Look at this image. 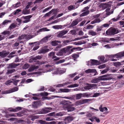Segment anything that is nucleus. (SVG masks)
Segmentation results:
<instances>
[{
	"mask_svg": "<svg viewBox=\"0 0 124 124\" xmlns=\"http://www.w3.org/2000/svg\"><path fill=\"white\" fill-rule=\"evenodd\" d=\"M46 120L47 121H50L54 120V118H51V117H47L46 118Z\"/></svg>",
	"mask_w": 124,
	"mask_h": 124,
	"instance_id": "nucleus-62",
	"label": "nucleus"
},
{
	"mask_svg": "<svg viewBox=\"0 0 124 124\" xmlns=\"http://www.w3.org/2000/svg\"><path fill=\"white\" fill-rule=\"evenodd\" d=\"M79 57V55L77 54H73L72 55V57L74 60H76V59Z\"/></svg>",
	"mask_w": 124,
	"mask_h": 124,
	"instance_id": "nucleus-49",
	"label": "nucleus"
},
{
	"mask_svg": "<svg viewBox=\"0 0 124 124\" xmlns=\"http://www.w3.org/2000/svg\"><path fill=\"white\" fill-rule=\"evenodd\" d=\"M39 68L38 66H32L29 68L28 69V71L29 72H32L34 70L38 69Z\"/></svg>",
	"mask_w": 124,
	"mask_h": 124,
	"instance_id": "nucleus-20",
	"label": "nucleus"
},
{
	"mask_svg": "<svg viewBox=\"0 0 124 124\" xmlns=\"http://www.w3.org/2000/svg\"><path fill=\"white\" fill-rule=\"evenodd\" d=\"M78 86V84H75L73 85H68L67 86V87L68 88H72V87H77Z\"/></svg>",
	"mask_w": 124,
	"mask_h": 124,
	"instance_id": "nucleus-48",
	"label": "nucleus"
},
{
	"mask_svg": "<svg viewBox=\"0 0 124 124\" xmlns=\"http://www.w3.org/2000/svg\"><path fill=\"white\" fill-rule=\"evenodd\" d=\"M82 19L80 18H77L73 21L70 25L69 26L70 28H71L77 25L79 22L82 20Z\"/></svg>",
	"mask_w": 124,
	"mask_h": 124,
	"instance_id": "nucleus-3",
	"label": "nucleus"
},
{
	"mask_svg": "<svg viewBox=\"0 0 124 124\" xmlns=\"http://www.w3.org/2000/svg\"><path fill=\"white\" fill-rule=\"evenodd\" d=\"M21 10L19 9H17L16 11H14V14L16 15L17 14H18L20 12H21Z\"/></svg>",
	"mask_w": 124,
	"mask_h": 124,
	"instance_id": "nucleus-64",
	"label": "nucleus"
},
{
	"mask_svg": "<svg viewBox=\"0 0 124 124\" xmlns=\"http://www.w3.org/2000/svg\"><path fill=\"white\" fill-rule=\"evenodd\" d=\"M50 30L47 29L46 28H44L39 29L37 31V32L39 33L43 31H48Z\"/></svg>",
	"mask_w": 124,
	"mask_h": 124,
	"instance_id": "nucleus-30",
	"label": "nucleus"
},
{
	"mask_svg": "<svg viewBox=\"0 0 124 124\" xmlns=\"http://www.w3.org/2000/svg\"><path fill=\"white\" fill-rule=\"evenodd\" d=\"M88 37V36H84L80 38H77L75 39L76 40H78L80 39H84Z\"/></svg>",
	"mask_w": 124,
	"mask_h": 124,
	"instance_id": "nucleus-56",
	"label": "nucleus"
},
{
	"mask_svg": "<svg viewBox=\"0 0 124 124\" xmlns=\"http://www.w3.org/2000/svg\"><path fill=\"white\" fill-rule=\"evenodd\" d=\"M102 105H100L99 107V109L100 111L101 112H103L104 111H105V113H107V112H106L108 110V109L106 107H102Z\"/></svg>",
	"mask_w": 124,
	"mask_h": 124,
	"instance_id": "nucleus-16",
	"label": "nucleus"
},
{
	"mask_svg": "<svg viewBox=\"0 0 124 124\" xmlns=\"http://www.w3.org/2000/svg\"><path fill=\"white\" fill-rule=\"evenodd\" d=\"M90 11L89 10H87L85 12H84L82 13L80 15V16L81 17L82 16H86L88 15Z\"/></svg>",
	"mask_w": 124,
	"mask_h": 124,
	"instance_id": "nucleus-35",
	"label": "nucleus"
},
{
	"mask_svg": "<svg viewBox=\"0 0 124 124\" xmlns=\"http://www.w3.org/2000/svg\"><path fill=\"white\" fill-rule=\"evenodd\" d=\"M108 2L107 3H101L100 4V6L102 7V8L105 9L108 7Z\"/></svg>",
	"mask_w": 124,
	"mask_h": 124,
	"instance_id": "nucleus-29",
	"label": "nucleus"
},
{
	"mask_svg": "<svg viewBox=\"0 0 124 124\" xmlns=\"http://www.w3.org/2000/svg\"><path fill=\"white\" fill-rule=\"evenodd\" d=\"M12 80H13L12 81L13 82L12 83H13V84L15 86L17 85V83L20 81L19 80H17L14 79H12Z\"/></svg>",
	"mask_w": 124,
	"mask_h": 124,
	"instance_id": "nucleus-40",
	"label": "nucleus"
},
{
	"mask_svg": "<svg viewBox=\"0 0 124 124\" xmlns=\"http://www.w3.org/2000/svg\"><path fill=\"white\" fill-rule=\"evenodd\" d=\"M11 21L10 20H5L1 24L2 25H5L8 24V23H10Z\"/></svg>",
	"mask_w": 124,
	"mask_h": 124,
	"instance_id": "nucleus-31",
	"label": "nucleus"
},
{
	"mask_svg": "<svg viewBox=\"0 0 124 124\" xmlns=\"http://www.w3.org/2000/svg\"><path fill=\"white\" fill-rule=\"evenodd\" d=\"M88 37V36H84L80 38H77L75 39L76 40H78L80 39H84Z\"/></svg>",
	"mask_w": 124,
	"mask_h": 124,
	"instance_id": "nucleus-55",
	"label": "nucleus"
},
{
	"mask_svg": "<svg viewBox=\"0 0 124 124\" xmlns=\"http://www.w3.org/2000/svg\"><path fill=\"white\" fill-rule=\"evenodd\" d=\"M86 43V42L83 40H81L78 42H75L74 44L76 45H80L84 44Z\"/></svg>",
	"mask_w": 124,
	"mask_h": 124,
	"instance_id": "nucleus-27",
	"label": "nucleus"
},
{
	"mask_svg": "<svg viewBox=\"0 0 124 124\" xmlns=\"http://www.w3.org/2000/svg\"><path fill=\"white\" fill-rule=\"evenodd\" d=\"M19 64H17L15 63H12L9 64L8 67V69H12L15 68L16 67L18 66Z\"/></svg>",
	"mask_w": 124,
	"mask_h": 124,
	"instance_id": "nucleus-18",
	"label": "nucleus"
},
{
	"mask_svg": "<svg viewBox=\"0 0 124 124\" xmlns=\"http://www.w3.org/2000/svg\"><path fill=\"white\" fill-rule=\"evenodd\" d=\"M29 67V65L28 64H25L23 66V68L25 69H26L28 68Z\"/></svg>",
	"mask_w": 124,
	"mask_h": 124,
	"instance_id": "nucleus-61",
	"label": "nucleus"
},
{
	"mask_svg": "<svg viewBox=\"0 0 124 124\" xmlns=\"http://www.w3.org/2000/svg\"><path fill=\"white\" fill-rule=\"evenodd\" d=\"M51 36H48L43 38L40 41V43H43L44 42H46L48 40V39Z\"/></svg>",
	"mask_w": 124,
	"mask_h": 124,
	"instance_id": "nucleus-23",
	"label": "nucleus"
},
{
	"mask_svg": "<svg viewBox=\"0 0 124 124\" xmlns=\"http://www.w3.org/2000/svg\"><path fill=\"white\" fill-rule=\"evenodd\" d=\"M52 108H46L44 109H42L36 111L35 112H36V114H46L48 113L50 111V110H51Z\"/></svg>",
	"mask_w": 124,
	"mask_h": 124,
	"instance_id": "nucleus-2",
	"label": "nucleus"
},
{
	"mask_svg": "<svg viewBox=\"0 0 124 124\" xmlns=\"http://www.w3.org/2000/svg\"><path fill=\"white\" fill-rule=\"evenodd\" d=\"M86 86L84 87V89L85 90H89L93 89L95 88L97 86L96 84H90L87 83L86 84Z\"/></svg>",
	"mask_w": 124,
	"mask_h": 124,
	"instance_id": "nucleus-4",
	"label": "nucleus"
},
{
	"mask_svg": "<svg viewBox=\"0 0 124 124\" xmlns=\"http://www.w3.org/2000/svg\"><path fill=\"white\" fill-rule=\"evenodd\" d=\"M39 116H31V120L32 121L35 119L38 118Z\"/></svg>",
	"mask_w": 124,
	"mask_h": 124,
	"instance_id": "nucleus-59",
	"label": "nucleus"
},
{
	"mask_svg": "<svg viewBox=\"0 0 124 124\" xmlns=\"http://www.w3.org/2000/svg\"><path fill=\"white\" fill-rule=\"evenodd\" d=\"M41 72H33L30 73H29L28 74V75H32L34 74H38L39 75H41Z\"/></svg>",
	"mask_w": 124,
	"mask_h": 124,
	"instance_id": "nucleus-46",
	"label": "nucleus"
},
{
	"mask_svg": "<svg viewBox=\"0 0 124 124\" xmlns=\"http://www.w3.org/2000/svg\"><path fill=\"white\" fill-rule=\"evenodd\" d=\"M85 72L87 73H95L94 76H95L97 75L98 74L97 72L95 69H88L85 71Z\"/></svg>",
	"mask_w": 124,
	"mask_h": 124,
	"instance_id": "nucleus-13",
	"label": "nucleus"
},
{
	"mask_svg": "<svg viewBox=\"0 0 124 124\" xmlns=\"http://www.w3.org/2000/svg\"><path fill=\"white\" fill-rule=\"evenodd\" d=\"M91 63L92 65H97L100 64L99 61L95 60H91Z\"/></svg>",
	"mask_w": 124,
	"mask_h": 124,
	"instance_id": "nucleus-17",
	"label": "nucleus"
},
{
	"mask_svg": "<svg viewBox=\"0 0 124 124\" xmlns=\"http://www.w3.org/2000/svg\"><path fill=\"white\" fill-rule=\"evenodd\" d=\"M32 17L31 15H29L26 16H23L21 17V20L22 23H26L30 21V18Z\"/></svg>",
	"mask_w": 124,
	"mask_h": 124,
	"instance_id": "nucleus-7",
	"label": "nucleus"
},
{
	"mask_svg": "<svg viewBox=\"0 0 124 124\" xmlns=\"http://www.w3.org/2000/svg\"><path fill=\"white\" fill-rule=\"evenodd\" d=\"M124 56L122 52H121L118 53L116 54H114L109 55V58H115L116 57V58H121L122 57Z\"/></svg>",
	"mask_w": 124,
	"mask_h": 124,
	"instance_id": "nucleus-8",
	"label": "nucleus"
},
{
	"mask_svg": "<svg viewBox=\"0 0 124 124\" xmlns=\"http://www.w3.org/2000/svg\"><path fill=\"white\" fill-rule=\"evenodd\" d=\"M118 70V69L113 67H109V72L114 73L117 72Z\"/></svg>",
	"mask_w": 124,
	"mask_h": 124,
	"instance_id": "nucleus-21",
	"label": "nucleus"
},
{
	"mask_svg": "<svg viewBox=\"0 0 124 124\" xmlns=\"http://www.w3.org/2000/svg\"><path fill=\"white\" fill-rule=\"evenodd\" d=\"M10 32L9 31H4L3 32H2L1 33L2 34H4V35H9L10 33Z\"/></svg>",
	"mask_w": 124,
	"mask_h": 124,
	"instance_id": "nucleus-54",
	"label": "nucleus"
},
{
	"mask_svg": "<svg viewBox=\"0 0 124 124\" xmlns=\"http://www.w3.org/2000/svg\"><path fill=\"white\" fill-rule=\"evenodd\" d=\"M21 3L20 2L17 3L13 5L12 6V7L14 8H17L20 6Z\"/></svg>",
	"mask_w": 124,
	"mask_h": 124,
	"instance_id": "nucleus-42",
	"label": "nucleus"
},
{
	"mask_svg": "<svg viewBox=\"0 0 124 124\" xmlns=\"http://www.w3.org/2000/svg\"><path fill=\"white\" fill-rule=\"evenodd\" d=\"M105 58L103 56H99L98 57V59H100V61L102 62H105L104 61Z\"/></svg>",
	"mask_w": 124,
	"mask_h": 124,
	"instance_id": "nucleus-44",
	"label": "nucleus"
},
{
	"mask_svg": "<svg viewBox=\"0 0 124 124\" xmlns=\"http://www.w3.org/2000/svg\"><path fill=\"white\" fill-rule=\"evenodd\" d=\"M39 122L41 124H56V122L54 121H53L49 122H46L45 121L42 120L39 121Z\"/></svg>",
	"mask_w": 124,
	"mask_h": 124,
	"instance_id": "nucleus-15",
	"label": "nucleus"
},
{
	"mask_svg": "<svg viewBox=\"0 0 124 124\" xmlns=\"http://www.w3.org/2000/svg\"><path fill=\"white\" fill-rule=\"evenodd\" d=\"M82 97V93H79L77 94L76 98L77 99H80Z\"/></svg>",
	"mask_w": 124,
	"mask_h": 124,
	"instance_id": "nucleus-50",
	"label": "nucleus"
},
{
	"mask_svg": "<svg viewBox=\"0 0 124 124\" xmlns=\"http://www.w3.org/2000/svg\"><path fill=\"white\" fill-rule=\"evenodd\" d=\"M68 31H62L58 32L57 33V36L59 38L62 37L64 38L66 37V36H63V35L67 33Z\"/></svg>",
	"mask_w": 124,
	"mask_h": 124,
	"instance_id": "nucleus-10",
	"label": "nucleus"
},
{
	"mask_svg": "<svg viewBox=\"0 0 124 124\" xmlns=\"http://www.w3.org/2000/svg\"><path fill=\"white\" fill-rule=\"evenodd\" d=\"M108 74L104 75L98 77V78H94L93 79L92 81V83H97L98 82L102 80H108Z\"/></svg>",
	"mask_w": 124,
	"mask_h": 124,
	"instance_id": "nucleus-1",
	"label": "nucleus"
},
{
	"mask_svg": "<svg viewBox=\"0 0 124 124\" xmlns=\"http://www.w3.org/2000/svg\"><path fill=\"white\" fill-rule=\"evenodd\" d=\"M92 93H82V97L87 98L92 97Z\"/></svg>",
	"mask_w": 124,
	"mask_h": 124,
	"instance_id": "nucleus-24",
	"label": "nucleus"
},
{
	"mask_svg": "<svg viewBox=\"0 0 124 124\" xmlns=\"http://www.w3.org/2000/svg\"><path fill=\"white\" fill-rule=\"evenodd\" d=\"M73 117L71 116H68L67 117L65 118V120L68 123L71 122L73 120Z\"/></svg>",
	"mask_w": 124,
	"mask_h": 124,
	"instance_id": "nucleus-25",
	"label": "nucleus"
},
{
	"mask_svg": "<svg viewBox=\"0 0 124 124\" xmlns=\"http://www.w3.org/2000/svg\"><path fill=\"white\" fill-rule=\"evenodd\" d=\"M88 37V36H84L80 38H77L75 39L76 40H78L80 39H84Z\"/></svg>",
	"mask_w": 124,
	"mask_h": 124,
	"instance_id": "nucleus-57",
	"label": "nucleus"
},
{
	"mask_svg": "<svg viewBox=\"0 0 124 124\" xmlns=\"http://www.w3.org/2000/svg\"><path fill=\"white\" fill-rule=\"evenodd\" d=\"M68 9L70 10L75 9V6L74 5H70L68 6Z\"/></svg>",
	"mask_w": 124,
	"mask_h": 124,
	"instance_id": "nucleus-45",
	"label": "nucleus"
},
{
	"mask_svg": "<svg viewBox=\"0 0 124 124\" xmlns=\"http://www.w3.org/2000/svg\"><path fill=\"white\" fill-rule=\"evenodd\" d=\"M124 85V81L119 82V83L117 84L116 85V87L117 88H119L123 86Z\"/></svg>",
	"mask_w": 124,
	"mask_h": 124,
	"instance_id": "nucleus-28",
	"label": "nucleus"
},
{
	"mask_svg": "<svg viewBox=\"0 0 124 124\" xmlns=\"http://www.w3.org/2000/svg\"><path fill=\"white\" fill-rule=\"evenodd\" d=\"M81 47H74L72 49H71V52L73 51L74 50H81L82 49Z\"/></svg>",
	"mask_w": 124,
	"mask_h": 124,
	"instance_id": "nucleus-38",
	"label": "nucleus"
},
{
	"mask_svg": "<svg viewBox=\"0 0 124 124\" xmlns=\"http://www.w3.org/2000/svg\"><path fill=\"white\" fill-rule=\"evenodd\" d=\"M47 46H45L39 50V53L45 54L46 53L49 51V49L47 48Z\"/></svg>",
	"mask_w": 124,
	"mask_h": 124,
	"instance_id": "nucleus-9",
	"label": "nucleus"
},
{
	"mask_svg": "<svg viewBox=\"0 0 124 124\" xmlns=\"http://www.w3.org/2000/svg\"><path fill=\"white\" fill-rule=\"evenodd\" d=\"M48 93L46 92H42L40 93V95L41 96H46L48 95Z\"/></svg>",
	"mask_w": 124,
	"mask_h": 124,
	"instance_id": "nucleus-53",
	"label": "nucleus"
},
{
	"mask_svg": "<svg viewBox=\"0 0 124 124\" xmlns=\"http://www.w3.org/2000/svg\"><path fill=\"white\" fill-rule=\"evenodd\" d=\"M89 35L92 36H94L96 35V33L93 30H90L88 32Z\"/></svg>",
	"mask_w": 124,
	"mask_h": 124,
	"instance_id": "nucleus-39",
	"label": "nucleus"
},
{
	"mask_svg": "<svg viewBox=\"0 0 124 124\" xmlns=\"http://www.w3.org/2000/svg\"><path fill=\"white\" fill-rule=\"evenodd\" d=\"M71 102H70L69 101H66L64 100L62 101L61 102V104L63 105L66 106L67 107L69 104L71 103Z\"/></svg>",
	"mask_w": 124,
	"mask_h": 124,
	"instance_id": "nucleus-19",
	"label": "nucleus"
},
{
	"mask_svg": "<svg viewBox=\"0 0 124 124\" xmlns=\"http://www.w3.org/2000/svg\"><path fill=\"white\" fill-rule=\"evenodd\" d=\"M17 25L14 23H12L9 26V28L10 29H12L16 27Z\"/></svg>",
	"mask_w": 124,
	"mask_h": 124,
	"instance_id": "nucleus-51",
	"label": "nucleus"
},
{
	"mask_svg": "<svg viewBox=\"0 0 124 124\" xmlns=\"http://www.w3.org/2000/svg\"><path fill=\"white\" fill-rule=\"evenodd\" d=\"M59 74H62L64 73L65 72L64 70L60 68H58Z\"/></svg>",
	"mask_w": 124,
	"mask_h": 124,
	"instance_id": "nucleus-58",
	"label": "nucleus"
},
{
	"mask_svg": "<svg viewBox=\"0 0 124 124\" xmlns=\"http://www.w3.org/2000/svg\"><path fill=\"white\" fill-rule=\"evenodd\" d=\"M120 17V16H118L117 17V18H113L112 19V20L113 22L116 21L119 19Z\"/></svg>",
	"mask_w": 124,
	"mask_h": 124,
	"instance_id": "nucleus-63",
	"label": "nucleus"
},
{
	"mask_svg": "<svg viewBox=\"0 0 124 124\" xmlns=\"http://www.w3.org/2000/svg\"><path fill=\"white\" fill-rule=\"evenodd\" d=\"M16 71L15 69H9L7 70V74H11L14 72L15 71Z\"/></svg>",
	"mask_w": 124,
	"mask_h": 124,
	"instance_id": "nucleus-43",
	"label": "nucleus"
},
{
	"mask_svg": "<svg viewBox=\"0 0 124 124\" xmlns=\"http://www.w3.org/2000/svg\"><path fill=\"white\" fill-rule=\"evenodd\" d=\"M35 62V63L36 64L39 65H41L42 64H46V61H42V62H40L38 60Z\"/></svg>",
	"mask_w": 124,
	"mask_h": 124,
	"instance_id": "nucleus-33",
	"label": "nucleus"
},
{
	"mask_svg": "<svg viewBox=\"0 0 124 124\" xmlns=\"http://www.w3.org/2000/svg\"><path fill=\"white\" fill-rule=\"evenodd\" d=\"M72 47L71 46H67L66 48H64L62 49L61 52L63 53H67V54L70 53L71 52L70 48Z\"/></svg>",
	"mask_w": 124,
	"mask_h": 124,
	"instance_id": "nucleus-6",
	"label": "nucleus"
},
{
	"mask_svg": "<svg viewBox=\"0 0 124 124\" xmlns=\"http://www.w3.org/2000/svg\"><path fill=\"white\" fill-rule=\"evenodd\" d=\"M100 40L102 42L106 43H108V39L106 38H102Z\"/></svg>",
	"mask_w": 124,
	"mask_h": 124,
	"instance_id": "nucleus-41",
	"label": "nucleus"
},
{
	"mask_svg": "<svg viewBox=\"0 0 124 124\" xmlns=\"http://www.w3.org/2000/svg\"><path fill=\"white\" fill-rule=\"evenodd\" d=\"M124 64V60L120 62H112V63L109 62V65H114V66L116 67L117 68H119L121 67V66Z\"/></svg>",
	"mask_w": 124,
	"mask_h": 124,
	"instance_id": "nucleus-5",
	"label": "nucleus"
},
{
	"mask_svg": "<svg viewBox=\"0 0 124 124\" xmlns=\"http://www.w3.org/2000/svg\"><path fill=\"white\" fill-rule=\"evenodd\" d=\"M27 9L24 8L23 10L22 13L24 14H29L30 12V10H27Z\"/></svg>",
	"mask_w": 124,
	"mask_h": 124,
	"instance_id": "nucleus-34",
	"label": "nucleus"
},
{
	"mask_svg": "<svg viewBox=\"0 0 124 124\" xmlns=\"http://www.w3.org/2000/svg\"><path fill=\"white\" fill-rule=\"evenodd\" d=\"M110 29V28L109 29V35H114L120 32V30L119 31V30L116 29L115 28H112L111 30H109Z\"/></svg>",
	"mask_w": 124,
	"mask_h": 124,
	"instance_id": "nucleus-11",
	"label": "nucleus"
},
{
	"mask_svg": "<svg viewBox=\"0 0 124 124\" xmlns=\"http://www.w3.org/2000/svg\"><path fill=\"white\" fill-rule=\"evenodd\" d=\"M56 11L55 9H52L51 11L48 12L46 13L44 16V17H46L49 16V14H51L52 13Z\"/></svg>",
	"mask_w": 124,
	"mask_h": 124,
	"instance_id": "nucleus-32",
	"label": "nucleus"
},
{
	"mask_svg": "<svg viewBox=\"0 0 124 124\" xmlns=\"http://www.w3.org/2000/svg\"><path fill=\"white\" fill-rule=\"evenodd\" d=\"M42 58V56L38 55L33 58H32V59L33 61L36 60H40Z\"/></svg>",
	"mask_w": 124,
	"mask_h": 124,
	"instance_id": "nucleus-37",
	"label": "nucleus"
},
{
	"mask_svg": "<svg viewBox=\"0 0 124 124\" xmlns=\"http://www.w3.org/2000/svg\"><path fill=\"white\" fill-rule=\"evenodd\" d=\"M52 59H54V61H56L59 60L60 59V58L59 57H57L56 56L54 55H53L52 58Z\"/></svg>",
	"mask_w": 124,
	"mask_h": 124,
	"instance_id": "nucleus-60",
	"label": "nucleus"
},
{
	"mask_svg": "<svg viewBox=\"0 0 124 124\" xmlns=\"http://www.w3.org/2000/svg\"><path fill=\"white\" fill-rule=\"evenodd\" d=\"M52 27L54 29H62V26L61 25H55L53 26Z\"/></svg>",
	"mask_w": 124,
	"mask_h": 124,
	"instance_id": "nucleus-47",
	"label": "nucleus"
},
{
	"mask_svg": "<svg viewBox=\"0 0 124 124\" xmlns=\"http://www.w3.org/2000/svg\"><path fill=\"white\" fill-rule=\"evenodd\" d=\"M66 109L68 112H71L74 111L75 109V108L74 107L70 106H68L66 107Z\"/></svg>",
	"mask_w": 124,
	"mask_h": 124,
	"instance_id": "nucleus-26",
	"label": "nucleus"
},
{
	"mask_svg": "<svg viewBox=\"0 0 124 124\" xmlns=\"http://www.w3.org/2000/svg\"><path fill=\"white\" fill-rule=\"evenodd\" d=\"M60 91L62 92H68L70 91V89H60Z\"/></svg>",
	"mask_w": 124,
	"mask_h": 124,
	"instance_id": "nucleus-36",
	"label": "nucleus"
},
{
	"mask_svg": "<svg viewBox=\"0 0 124 124\" xmlns=\"http://www.w3.org/2000/svg\"><path fill=\"white\" fill-rule=\"evenodd\" d=\"M61 43V42L60 41L54 40L52 41L51 43V45L53 46H56L58 44V43Z\"/></svg>",
	"mask_w": 124,
	"mask_h": 124,
	"instance_id": "nucleus-22",
	"label": "nucleus"
},
{
	"mask_svg": "<svg viewBox=\"0 0 124 124\" xmlns=\"http://www.w3.org/2000/svg\"><path fill=\"white\" fill-rule=\"evenodd\" d=\"M16 52L15 51H13V52H11L9 55L8 56V57L9 58H12L14 56V55H12L13 54H15Z\"/></svg>",
	"mask_w": 124,
	"mask_h": 124,
	"instance_id": "nucleus-52",
	"label": "nucleus"
},
{
	"mask_svg": "<svg viewBox=\"0 0 124 124\" xmlns=\"http://www.w3.org/2000/svg\"><path fill=\"white\" fill-rule=\"evenodd\" d=\"M9 53V52H7L6 51L0 52V56L4 58L7 56Z\"/></svg>",
	"mask_w": 124,
	"mask_h": 124,
	"instance_id": "nucleus-14",
	"label": "nucleus"
},
{
	"mask_svg": "<svg viewBox=\"0 0 124 124\" xmlns=\"http://www.w3.org/2000/svg\"><path fill=\"white\" fill-rule=\"evenodd\" d=\"M18 88L17 87H15L11 89L5 91V93H8L16 91L18 90Z\"/></svg>",
	"mask_w": 124,
	"mask_h": 124,
	"instance_id": "nucleus-12",
	"label": "nucleus"
}]
</instances>
